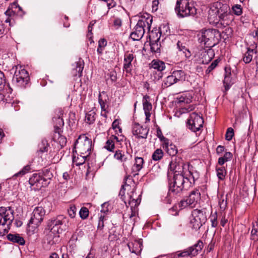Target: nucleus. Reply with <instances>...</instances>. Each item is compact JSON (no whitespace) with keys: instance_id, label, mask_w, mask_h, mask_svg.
<instances>
[{"instance_id":"1","label":"nucleus","mask_w":258,"mask_h":258,"mask_svg":"<svg viewBox=\"0 0 258 258\" xmlns=\"http://www.w3.org/2000/svg\"><path fill=\"white\" fill-rule=\"evenodd\" d=\"M189 166L188 164H184L180 157H175L170 162L168 172L173 173V176L169 182L170 194L180 195L195 184L198 176L189 170Z\"/></svg>"},{"instance_id":"2","label":"nucleus","mask_w":258,"mask_h":258,"mask_svg":"<svg viewBox=\"0 0 258 258\" xmlns=\"http://www.w3.org/2000/svg\"><path fill=\"white\" fill-rule=\"evenodd\" d=\"M66 221L68 222L67 218L62 215H57L48 219L44 233L48 237L47 239L52 240L54 237L59 236L63 231L62 227Z\"/></svg>"},{"instance_id":"3","label":"nucleus","mask_w":258,"mask_h":258,"mask_svg":"<svg viewBox=\"0 0 258 258\" xmlns=\"http://www.w3.org/2000/svg\"><path fill=\"white\" fill-rule=\"evenodd\" d=\"M198 40L202 47L212 48L219 41L220 32L215 29L203 30L198 34Z\"/></svg>"},{"instance_id":"4","label":"nucleus","mask_w":258,"mask_h":258,"mask_svg":"<svg viewBox=\"0 0 258 258\" xmlns=\"http://www.w3.org/2000/svg\"><path fill=\"white\" fill-rule=\"evenodd\" d=\"M152 22V17L150 15L146 14L143 16L138 21L134 31L131 33L130 37L134 41H138L141 39L146 30L148 32L150 31Z\"/></svg>"},{"instance_id":"5","label":"nucleus","mask_w":258,"mask_h":258,"mask_svg":"<svg viewBox=\"0 0 258 258\" xmlns=\"http://www.w3.org/2000/svg\"><path fill=\"white\" fill-rule=\"evenodd\" d=\"M14 210L10 207H0V235L8 233L14 219Z\"/></svg>"},{"instance_id":"6","label":"nucleus","mask_w":258,"mask_h":258,"mask_svg":"<svg viewBox=\"0 0 258 258\" xmlns=\"http://www.w3.org/2000/svg\"><path fill=\"white\" fill-rule=\"evenodd\" d=\"M175 11L180 18L194 16L197 13V9L194 4L188 0L177 1Z\"/></svg>"},{"instance_id":"7","label":"nucleus","mask_w":258,"mask_h":258,"mask_svg":"<svg viewBox=\"0 0 258 258\" xmlns=\"http://www.w3.org/2000/svg\"><path fill=\"white\" fill-rule=\"evenodd\" d=\"M45 211L41 206L35 207L27 224V231H33L43 220Z\"/></svg>"},{"instance_id":"8","label":"nucleus","mask_w":258,"mask_h":258,"mask_svg":"<svg viewBox=\"0 0 258 258\" xmlns=\"http://www.w3.org/2000/svg\"><path fill=\"white\" fill-rule=\"evenodd\" d=\"M75 152L89 155L92 148L91 139L85 135H80L75 144Z\"/></svg>"},{"instance_id":"9","label":"nucleus","mask_w":258,"mask_h":258,"mask_svg":"<svg viewBox=\"0 0 258 258\" xmlns=\"http://www.w3.org/2000/svg\"><path fill=\"white\" fill-rule=\"evenodd\" d=\"M230 11V7L226 3H223L221 1H217L211 4L210 10L209 11L208 19L209 22L214 20L215 16H219L225 12Z\"/></svg>"},{"instance_id":"10","label":"nucleus","mask_w":258,"mask_h":258,"mask_svg":"<svg viewBox=\"0 0 258 258\" xmlns=\"http://www.w3.org/2000/svg\"><path fill=\"white\" fill-rule=\"evenodd\" d=\"M204 244L202 240H199L197 243L183 250L178 251L175 254L174 257H185L195 256L200 252L203 248Z\"/></svg>"},{"instance_id":"11","label":"nucleus","mask_w":258,"mask_h":258,"mask_svg":"<svg viewBox=\"0 0 258 258\" xmlns=\"http://www.w3.org/2000/svg\"><path fill=\"white\" fill-rule=\"evenodd\" d=\"M210 21V23H213L216 25L218 28L225 27L229 26L234 20L233 15L230 11L225 12L218 16H215V18Z\"/></svg>"},{"instance_id":"12","label":"nucleus","mask_w":258,"mask_h":258,"mask_svg":"<svg viewBox=\"0 0 258 258\" xmlns=\"http://www.w3.org/2000/svg\"><path fill=\"white\" fill-rule=\"evenodd\" d=\"M30 78L28 73L25 69L16 70L13 78V83L20 88H25L28 84Z\"/></svg>"},{"instance_id":"13","label":"nucleus","mask_w":258,"mask_h":258,"mask_svg":"<svg viewBox=\"0 0 258 258\" xmlns=\"http://www.w3.org/2000/svg\"><path fill=\"white\" fill-rule=\"evenodd\" d=\"M204 120L202 116L196 112L190 114L187 121V126L189 130L194 132L199 131L203 127Z\"/></svg>"},{"instance_id":"14","label":"nucleus","mask_w":258,"mask_h":258,"mask_svg":"<svg viewBox=\"0 0 258 258\" xmlns=\"http://www.w3.org/2000/svg\"><path fill=\"white\" fill-rule=\"evenodd\" d=\"M63 113V110L61 108L56 109L55 111V115L52 118L55 134L62 132L61 127L64 125V121L62 118Z\"/></svg>"},{"instance_id":"15","label":"nucleus","mask_w":258,"mask_h":258,"mask_svg":"<svg viewBox=\"0 0 258 258\" xmlns=\"http://www.w3.org/2000/svg\"><path fill=\"white\" fill-rule=\"evenodd\" d=\"M149 128L144 127L138 123H134L132 125V132L134 136L138 139H146Z\"/></svg>"},{"instance_id":"16","label":"nucleus","mask_w":258,"mask_h":258,"mask_svg":"<svg viewBox=\"0 0 258 258\" xmlns=\"http://www.w3.org/2000/svg\"><path fill=\"white\" fill-rule=\"evenodd\" d=\"M29 182L31 186H36L37 188L48 185L40 173H34L29 178Z\"/></svg>"},{"instance_id":"17","label":"nucleus","mask_w":258,"mask_h":258,"mask_svg":"<svg viewBox=\"0 0 258 258\" xmlns=\"http://www.w3.org/2000/svg\"><path fill=\"white\" fill-rule=\"evenodd\" d=\"M135 56L132 53L126 52L124 55L123 70L125 72L126 76L127 74L132 75V62L133 61Z\"/></svg>"},{"instance_id":"18","label":"nucleus","mask_w":258,"mask_h":258,"mask_svg":"<svg viewBox=\"0 0 258 258\" xmlns=\"http://www.w3.org/2000/svg\"><path fill=\"white\" fill-rule=\"evenodd\" d=\"M132 194L129 195L130 200L128 201V204L131 206V210L132 211L131 215H130V218H131L136 215L137 214V207L140 204L141 202L140 198H137L136 196H135V191L133 190ZM140 197V195L138 197Z\"/></svg>"},{"instance_id":"19","label":"nucleus","mask_w":258,"mask_h":258,"mask_svg":"<svg viewBox=\"0 0 258 258\" xmlns=\"http://www.w3.org/2000/svg\"><path fill=\"white\" fill-rule=\"evenodd\" d=\"M225 77L223 80V84L226 91L229 90L235 81V75H232L230 68H225Z\"/></svg>"},{"instance_id":"20","label":"nucleus","mask_w":258,"mask_h":258,"mask_svg":"<svg viewBox=\"0 0 258 258\" xmlns=\"http://www.w3.org/2000/svg\"><path fill=\"white\" fill-rule=\"evenodd\" d=\"M49 144L46 139H43L38 145V150L37 151V156L42 159V161L45 163L47 161L45 159L42 158L43 154L48 152Z\"/></svg>"},{"instance_id":"21","label":"nucleus","mask_w":258,"mask_h":258,"mask_svg":"<svg viewBox=\"0 0 258 258\" xmlns=\"http://www.w3.org/2000/svg\"><path fill=\"white\" fill-rule=\"evenodd\" d=\"M14 9H18L19 11L22 12V8L20 7L16 2H14L12 4H11V6H9L8 10L5 12V14L8 17V18L6 20L5 22L6 23H9L10 25H11V18L14 17L16 15V10H14Z\"/></svg>"},{"instance_id":"22","label":"nucleus","mask_w":258,"mask_h":258,"mask_svg":"<svg viewBox=\"0 0 258 258\" xmlns=\"http://www.w3.org/2000/svg\"><path fill=\"white\" fill-rule=\"evenodd\" d=\"M201 198V193L199 189H195L192 190L187 198L190 207H195L200 201Z\"/></svg>"},{"instance_id":"23","label":"nucleus","mask_w":258,"mask_h":258,"mask_svg":"<svg viewBox=\"0 0 258 258\" xmlns=\"http://www.w3.org/2000/svg\"><path fill=\"white\" fill-rule=\"evenodd\" d=\"M163 149L166 150L167 153L171 156L176 157V155L178 153L177 147L173 144L169 140H166L165 143H162Z\"/></svg>"},{"instance_id":"24","label":"nucleus","mask_w":258,"mask_h":258,"mask_svg":"<svg viewBox=\"0 0 258 258\" xmlns=\"http://www.w3.org/2000/svg\"><path fill=\"white\" fill-rule=\"evenodd\" d=\"M127 246L130 251L136 254L137 255L140 254L142 250L143 245L140 240L129 242L127 244Z\"/></svg>"},{"instance_id":"25","label":"nucleus","mask_w":258,"mask_h":258,"mask_svg":"<svg viewBox=\"0 0 258 258\" xmlns=\"http://www.w3.org/2000/svg\"><path fill=\"white\" fill-rule=\"evenodd\" d=\"M191 215L192 217H195L205 223L207 221L206 210L203 209H195L192 211Z\"/></svg>"},{"instance_id":"26","label":"nucleus","mask_w":258,"mask_h":258,"mask_svg":"<svg viewBox=\"0 0 258 258\" xmlns=\"http://www.w3.org/2000/svg\"><path fill=\"white\" fill-rule=\"evenodd\" d=\"M151 68L153 69L157 70L159 72H160L159 74V78H161L162 76L161 74V72L165 70V63L158 59H154L152 61L151 63Z\"/></svg>"},{"instance_id":"27","label":"nucleus","mask_w":258,"mask_h":258,"mask_svg":"<svg viewBox=\"0 0 258 258\" xmlns=\"http://www.w3.org/2000/svg\"><path fill=\"white\" fill-rule=\"evenodd\" d=\"M172 74L176 83L184 81L186 79V74L182 70H174L172 72Z\"/></svg>"},{"instance_id":"28","label":"nucleus","mask_w":258,"mask_h":258,"mask_svg":"<svg viewBox=\"0 0 258 258\" xmlns=\"http://www.w3.org/2000/svg\"><path fill=\"white\" fill-rule=\"evenodd\" d=\"M214 56V52L212 48H208V49L202 52L203 63H208L210 61Z\"/></svg>"},{"instance_id":"29","label":"nucleus","mask_w":258,"mask_h":258,"mask_svg":"<svg viewBox=\"0 0 258 258\" xmlns=\"http://www.w3.org/2000/svg\"><path fill=\"white\" fill-rule=\"evenodd\" d=\"M77 156L74 154L73 158V161L77 166L83 165L86 160L87 157L89 156L87 154H79L78 152L76 153Z\"/></svg>"},{"instance_id":"30","label":"nucleus","mask_w":258,"mask_h":258,"mask_svg":"<svg viewBox=\"0 0 258 258\" xmlns=\"http://www.w3.org/2000/svg\"><path fill=\"white\" fill-rule=\"evenodd\" d=\"M7 238L9 240L13 242L17 243L21 245H24L25 243L24 239L18 234H9L7 235Z\"/></svg>"},{"instance_id":"31","label":"nucleus","mask_w":258,"mask_h":258,"mask_svg":"<svg viewBox=\"0 0 258 258\" xmlns=\"http://www.w3.org/2000/svg\"><path fill=\"white\" fill-rule=\"evenodd\" d=\"M149 33V37L150 39V42H155V41H159L161 36V32L159 29H154L151 31L150 30L148 31Z\"/></svg>"},{"instance_id":"32","label":"nucleus","mask_w":258,"mask_h":258,"mask_svg":"<svg viewBox=\"0 0 258 258\" xmlns=\"http://www.w3.org/2000/svg\"><path fill=\"white\" fill-rule=\"evenodd\" d=\"M256 53L253 49H251L249 47L247 48V51L244 53L243 57V60L245 63H249L252 60L253 54Z\"/></svg>"},{"instance_id":"33","label":"nucleus","mask_w":258,"mask_h":258,"mask_svg":"<svg viewBox=\"0 0 258 258\" xmlns=\"http://www.w3.org/2000/svg\"><path fill=\"white\" fill-rule=\"evenodd\" d=\"M177 47L179 51H182L186 58H189L191 56V53L189 49L186 47L185 44L181 41H178L177 43Z\"/></svg>"},{"instance_id":"34","label":"nucleus","mask_w":258,"mask_h":258,"mask_svg":"<svg viewBox=\"0 0 258 258\" xmlns=\"http://www.w3.org/2000/svg\"><path fill=\"white\" fill-rule=\"evenodd\" d=\"M60 133L61 132H58L56 134L54 133V135L52 138V140L54 141L57 142L62 148L66 145L67 139L64 136L61 135Z\"/></svg>"},{"instance_id":"35","label":"nucleus","mask_w":258,"mask_h":258,"mask_svg":"<svg viewBox=\"0 0 258 258\" xmlns=\"http://www.w3.org/2000/svg\"><path fill=\"white\" fill-rule=\"evenodd\" d=\"M84 64L83 61H79L76 63L75 69H73V74L74 76H78L79 77L82 75Z\"/></svg>"},{"instance_id":"36","label":"nucleus","mask_w":258,"mask_h":258,"mask_svg":"<svg viewBox=\"0 0 258 258\" xmlns=\"http://www.w3.org/2000/svg\"><path fill=\"white\" fill-rule=\"evenodd\" d=\"M6 84V79L5 75L3 72L0 71V92L2 91ZM0 99L3 101L4 102H7V100L5 98L4 95L0 93Z\"/></svg>"},{"instance_id":"37","label":"nucleus","mask_w":258,"mask_h":258,"mask_svg":"<svg viewBox=\"0 0 258 258\" xmlns=\"http://www.w3.org/2000/svg\"><path fill=\"white\" fill-rule=\"evenodd\" d=\"M177 83L174 79L173 74H171L167 76L163 81L162 86L163 88H167L171 86V85Z\"/></svg>"},{"instance_id":"38","label":"nucleus","mask_w":258,"mask_h":258,"mask_svg":"<svg viewBox=\"0 0 258 258\" xmlns=\"http://www.w3.org/2000/svg\"><path fill=\"white\" fill-rule=\"evenodd\" d=\"M233 155L230 152H226L223 157L218 159V163L219 165H223L225 162L229 161L232 158Z\"/></svg>"},{"instance_id":"39","label":"nucleus","mask_w":258,"mask_h":258,"mask_svg":"<svg viewBox=\"0 0 258 258\" xmlns=\"http://www.w3.org/2000/svg\"><path fill=\"white\" fill-rule=\"evenodd\" d=\"M217 176L218 179L220 180H224L225 176L227 174V171L225 167H216Z\"/></svg>"},{"instance_id":"40","label":"nucleus","mask_w":258,"mask_h":258,"mask_svg":"<svg viewBox=\"0 0 258 258\" xmlns=\"http://www.w3.org/2000/svg\"><path fill=\"white\" fill-rule=\"evenodd\" d=\"M192 218H193L190 221L191 227L192 229L197 231L200 229L202 225L205 223L204 222H202V221L195 217Z\"/></svg>"},{"instance_id":"41","label":"nucleus","mask_w":258,"mask_h":258,"mask_svg":"<svg viewBox=\"0 0 258 258\" xmlns=\"http://www.w3.org/2000/svg\"><path fill=\"white\" fill-rule=\"evenodd\" d=\"M132 156L129 154H124L121 161L123 162V165L125 169H127L132 163Z\"/></svg>"},{"instance_id":"42","label":"nucleus","mask_w":258,"mask_h":258,"mask_svg":"<svg viewBox=\"0 0 258 258\" xmlns=\"http://www.w3.org/2000/svg\"><path fill=\"white\" fill-rule=\"evenodd\" d=\"M108 99L107 96H106V97L103 98L101 93H100L98 96V101L100 105L101 110L105 111L106 109H107L108 105L107 104V100Z\"/></svg>"},{"instance_id":"43","label":"nucleus","mask_w":258,"mask_h":258,"mask_svg":"<svg viewBox=\"0 0 258 258\" xmlns=\"http://www.w3.org/2000/svg\"><path fill=\"white\" fill-rule=\"evenodd\" d=\"M150 97L148 95H145L143 97V109L144 111H150L152 108V104L149 102Z\"/></svg>"},{"instance_id":"44","label":"nucleus","mask_w":258,"mask_h":258,"mask_svg":"<svg viewBox=\"0 0 258 258\" xmlns=\"http://www.w3.org/2000/svg\"><path fill=\"white\" fill-rule=\"evenodd\" d=\"M164 152L161 149H156L152 155V158L154 161H157L163 158Z\"/></svg>"},{"instance_id":"45","label":"nucleus","mask_w":258,"mask_h":258,"mask_svg":"<svg viewBox=\"0 0 258 258\" xmlns=\"http://www.w3.org/2000/svg\"><path fill=\"white\" fill-rule=\"evenodd\" d=\"M45 182H47L48 185L49 183V180L52 178L53 174L48 169H44L43 170L42 175Z\"/></svg>"},{"instance_id":"46","label":"nucleus","mask_w":258,"mask_h":258,"mask_svg":"<svg viewBox=\"0 0 258 258\" xmlns=\"http://www.w3.org/2000/svg\"><path fill=\"white\" fill-rule=\"evenodd\" d=\"M106 220L104 215L100 214L99 217L97 231H102L104 227V221Z\"/></svg>"},{"instance_id":"47","label":"nucleus","mask_w":258,"mask_h":258,"mask_svg":"<svg viewBox=\"0 0 258 258\" xmlns=\"http://www.w3.org/2000/svg\"><path fill=\"white\" fill-rule=\"evenodd\" d=\"M151 50L154 52H160L161 44L159 41L150 42Z\"/></svg>"},{"instance_id":"48","label":"nucleus","mask_w":258,"mask_h":258,"mask_svg":"<svg viewBox=\"0 0 258 258\" xmlns=\"http://www.w3.org/2000/svg\"><path fill=\"white\" fill-rule=\"evenodd\" d=\"M144 163V160L141 157H136L135 158V163L134 164V167L136 168V171H140L143 167V164Z\"/></svg>"},{"instance_id":"49","label":"nucleus","mask_w":258,"mask_h":258,"mask_svg":"<svg viewBox=\"0 0 258 258\" xmlns=\"http://www.w3.org/2000/svg\"><path fill=\"white\" fill-rule=\"evenodd\" d=\"M95 113L93 111H89L87 113L85 116L86 121L89 124L93 123L95 120Z\"/></svg>"},{"instance_id":"50","label":"nucleus","mask_w":258,"mask_h":258,"mask_svg":"<svg viewBox=\"0 0 258 258\" xmlns=\"http://www.w3.org/2000/svg\"><path fill=\"white\" fill-rule=\"evenodd\" d=\"M233 33L232 29L231 27L226 28L222 33H220V37H223V39H227L231 37Z\"/></svg>"},{"instance_id":"51","label":"nucleus","mask_w":258,"mask_h":258,"mask_svg":"<svg viewBox=\"0 0 258 258\" xmlns=\"http://www.w3.org/2000/svg\"><path fill=\"white\" fill-rule=\"evenodd\" d=\"M31 170V167L29 165H27L26 166H24L23 169L20 170L18 173H16L14 176L15 177H18V176H22L26 174V173H28Z\"/></svg>"},{"instance_id":"52","label":"nucleus","mask_w":258,"mask_h":258,"mask_svg":"<svg viewBox=\"0 0 258 258\" xmlns=\"http://www.w3.org/2000/svg\"><path fill=\"white\" fill-rule=\"evenodd\" d=\"M232 12L236 16H240L242 13V8L240 5H234L231 8Z\"/></svg>"},{"instance_id":"53","label":"nucleus","mask_w":258,"mask_h":258,"mask_svg":"<svg viewBox=\"0 0 258 258\" xmlns=\"http://www.w3.org/2000/svg\"><path fill=\"white\" fill-rule=\"evenodd\" d=\"M89 210L85 207L81 208L79 211V215L81 219L84 220L86 219L89 216Z\"/></svg>"},{"instance_id":"54","label":"nucleus","mask_w":258,"mask_h":258,"mask_svg":"<svg viewBox=\"0 0 258 258\" xmlns=\"http://www.w3.org/2000/svg\"><path fill=\"white\" fill-rule=\"evenodd\" d=\"M219 62V60H218V59L214 60L206 70V74H210L214 69L216 68V67L218 66Z\"/></svg>"},{"instance_id":"55","label":"nucleus","mask_w":258,"mask_h":258,"mask_svg":"<svg viewBox=\"0 0 258 258\" xmlns=\"http://www.w3.org/2000/svg\"><path fill=\"white\" fill-rule=\"evenodd\" d=\"M105 148L109 151H112L114 149V142L112 139H108L106 142Z\"/></svg>"},{"instance_id":"56","label":"nucleus","mask_w":258,"mask_h":258,"mask_svg":"<svg viewBox=\"0 0 258 258\" xmlns=\"http://www.w3.org/2000/svg\"><path fill=\"white\" fill-rule=\"evenodd\" d=\"M209 219L211 222L212 226L213 227H216L218 225L217 213L215 212L214 214L212 213L209 217Z\"/></svg>"},{"instance_id":"57","label":"nucleus","mask_w":258,"mask_h":258,"mask_svg":"<svg viewBox=\"0 0 258 258\" xmlns=\"http://www.w3.org/2000/svg\"><path fill=\"white\" fill-rule=\"evenodd\" d=\"M76 212L77 208L74 205L70 206L69 209L68 210V214L71 218H74L75 217Z\"/></svg>"},{"instance_id":"58","label":"nucleus","mask_w":258,"mask_h":258,"mask_svg":"<svg viewBox=\"0 0 258 258\" xmlns=\"http://www.w3.org/2000/svg\"><path fill=\"white\" fill-rule=\"evenodd\" d=\"M234 136V130L232 127H229L227 128L226 134L225 139L227 141H230L232 140Z\"/></svg>"},{"instance_id":"59","label":"nucleus","mask_w":258,"mask_h":258,"mask_svg":"<svg viewBox=\"0 0 258 258\" xmlns=\"http://www.w3.org/2000/svg\"><path fill=\"white\" fill-rule=\"evenodd\" d=\"M250 239L254 242L258 240V230L257 229L254 228L252 229Z\"/></svg>"},{"instance_id":"60","label":"nucleus","mask_w":258,"mask_h":258,"mask_svg":"<svg viewBox=\"0 0 258 258\" xmlns=\"http://www.w3.org/2000/svg\"><path fill=\"white\" fill-rule=\"evenodd\" d=\"M219 205L221 211H224L227 205V200L222 197L219 201Z\"/></svg>"},{"instance_id":"61","label":"nucleus","mask_w":258,"mask_h":258,"mask_svg":"<svg viewBox=\"0 0 258 258\" xmlns=\"http://www.w3.org/2000/svg\"><path fill=\"white\" fill-rule=\"evenodd\" d=\"M178 206L181 209L185 208L187 206H189L190 207V205L189 204L187 199L181 200L178 204Z\"/></svg>"},{"instance_id":"62","label":"nucleus","mask_w":258,"mask_h":258,"mask_svg":"<svg viewBox=\"0 0 258 258\" xmlns=\"http://www.w3.org/2000/svg\"><path fill=\"white\" fill-rule=\"evenodd\" d=\"M157 136L160 140L163 143H165L166 140H168L163 136L162 131L159 127L157 129Z\"/></svg>"},{"instance_id":"63","label":"nucleus","mask_w":258,"mask_h":258,"mask_svg":"<svg viewBox=\"0 0 258 258\" xmlns=\"http://www.w3.org/2000/svg\"><path fill=\"white\" fill-rule=\"evenodd\" d=\"M108 75L112 82H115L117 80V73L115 71L112 70L109 72Z\"/></svg>"},{"instance_id":"64","label":"nucleus","mask_w":258,"mask_h":258,"mask_svg":"<svg viewBox=\"0 0 258 258\" xmlns=\"http://www.w3.org/2000/svg\"><path fill=\"white\" fill-rule=\"evenodd\" d=\"M112 127L113 130H115L117 131V129L118 130L119 133H121V128L119 126V121L118 119H115L114 121L112 122Z\"/></svg>"}]
</instances>
